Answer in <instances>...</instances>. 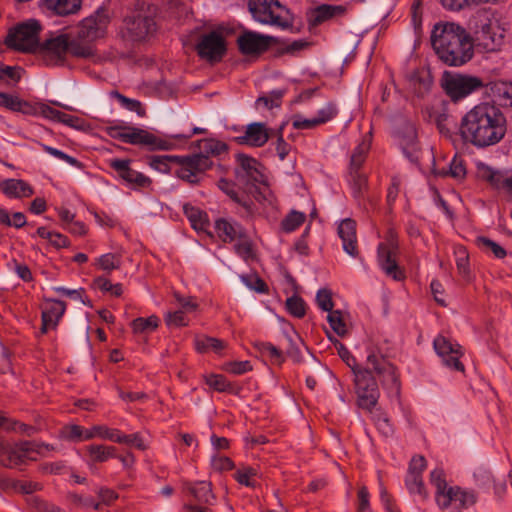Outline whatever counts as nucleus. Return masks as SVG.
<instances>
[{
    "label": "nucleus",
    "mask_w": 512,
    "mask_h": 512,
    "mask_svg": "<svg viewBox=\"0 0 512 512\" xmlns=\"http://www.w3.org/2000/svg\"><path fill=\"white\" fill-rule=\"evenodd\" d=\"M234 186L235 185L233 182H231L227 179H224V178H221L218 181L219 189H221L225 194H227L236 203L241 204L244 207H247L248 205L246 204V202H242L240 200V198L238 197V194H237Z\"/></svg>",
    "instance_id": "59"
},
{
    "label": "nucleus",
    "mask_w": 512,
    "mask_h": 512,
    "mask_svg": "<svg viewBox=\"0 0 512 512\" xmlns=\"http://www.w3.org/2000/svg\"><path fill=\"white\" fill-rule=\"evenodd\" d=\"M316 301L320 309L326 312L333 310L332 293L328 289H320L316 295Z\"/></svg>",
    "instance_id": "58"
},
{
    "label": "nucleus",
    "mask_w": 512,
    "mask_h": 512,
    "mask_svg": "<svg viewBox=\"0 0 512 512\" xmlns=\"http://www.w3.org/2000/svg\"><path fill=\"white\" fill-rule=\"evenodd\" d=\"M269 138L266 125L261 122H254L246 127L245 134L240 137V140L241 143L252 147H262L268 142Z\"/></svg>",
    "instance_id": "23"
},
{
    "label": "nucleus",
    "mask_w": 512,
    "mask_h": 512,
    "mask_svg": "<svg viewBox=\"0 0 512 512\" xmlns=\"http://www.w3.org/2000/svg\"><path fill=\"white\" fill-rule=\"evenodd\" d=\"M286 309L292 316L299 319L306 314L305 302L297 295H293L286 300Z\"/></svg>",
    "instance_id": "47"
},
{
    "label": "nucleus",
    "mask_w": 512,
    "mask_h": 512,
    "mask_svg": "<svg viewBox=\"0 0 512 512\" xmlns=\"http://www.w3.org/2000/svg\"><path fill=\"white\" fill-rule=\"evenodd\" d=\"M117 429L109 428L105 425H95L91 429L86 430L84 439L90 440L95 437H100L114 442Z\"/></svg>",
    "instance_id": "43"
},
{
    "label": "nucleus",
    "mask_w": 512,
    "mask_h": 512,
    "mask_svg": "<svg viewBox=\"0 0 512 512\" xmlns=\"http://www.w3.org/2000/svg\"><path fill=\"white\" fill-rule=\"evenodd\" d=\"M105 131L107 135L113 139L131 145H144L151 151H166L172 148V144L169 141L160 139L156 135L141 128L115 125L107 127Z\"/></svg>",
    "instance_id": "6"
},
{
    "label": "nucleus",
    "mask_w": 512,
    "mask_h": 512,
    "mask_svg": "<svg viewBox=\"0 0 512 512\" xmlns=\"http://www.w3.org/2000/svg\"><path fill=\"white\" fill-rule=\"evenodd\" d=\"M405 485L410 494H417L422 500L428 498V491L425 488L422 475L414 473H407L405 478Z\"/></svg>",
    "instance_id": "36"
},
{
    "label": "nucleus",
    "mask_w": 512,
    "mask_h": 512,
    "mask_svg": "<svg viewBox=\"0 0 512 512\" xmlns=\"http://www.w3.org/2000/svg\"><path fill=\"white\" fill-rule=\"evenodd\" d=\"M87 452L90 459L93 462H105L110 458L116 457V447L114 446H105V445H96L92 444L87 446Z\"/></svg>",
    "instance_id": "34"
},
{
    "label": "nucleus",
    "mask_w": 512,
    "mask_h": 512,
    "mask_svg": "<svg viewBox=\"0 0 512 512\" xmlns=\"http://www.w3.org/2000/svg\"><path fill=\"white\" fill-rule=\"evenodd\" d=\"M43 449H49V445L39 444L33 441H22L15 445L0 439V465L14 468L26 463L27 460L35 461L37 455L42 454Z\"/></svg>",
    "instance_id": "8"
},
{
    "label": "nucleus",
    "mask_w": 512,
    "mask_h": 512,
    "mask_svg": "<svg viewBox=\"0 0 512 512\" xmlns=\"http://www.w3.org/2000/svg\"><path fill=\"white\" fill-rule=\"evenodd\" d=\"M196 51L202 59L219 62L226 53L225 40L220 33L212 31L201 36L196 45Z\"/></svg>",
    "instance_id": "15"
},
{
    "label": "nucleus",
    "mask_w": 512,
    "mask_h": 512,
    "mask_svg": "<svg viewBox=\"0 0 512 512\" xmlns=\"http://www.w3.org/2000/svg\"><path fill=\"white\" fill-rule=\"evenodd\" d=\"M398 243L392 232L389 233L385 242L378 246V260L385 274L396 281L405 278L404 272L397 264Z\"/></svg>",
    "instance_id": "13"
},
{
    "label": "nucleus",
    "mask_w": 512,
    "mask_h": 512,
    "mask_svg": "<svg viewBox=\"0 0 512 512\" xmlns=\"http://www.w3.org/2000/svg\"><path fill=\"white\" fill-rule=\"evenodd\" d=\"M109 21L104 10H97L80 22L75 36L59 34L46 39L39 43L35 54L47 66L63 65L67 53L75 58L92 59L96 55L93 42L105 35Z\"/></svg>",
    "instance_id": "1"
},
{
    "label": "nucleus",
    "mask_w": 512,
    "mask_h": 512,
    "mask_svg": "<svg viewBox=\"0 0 512 512\" xmlns=\"http://www.w3.org/2000/svg\"><path fill=\"white\" fill-rule=\"evenodd\" d=\"M157 25L155 19L146 13L133 12L123 20L122 37L131 42H142L155 34Z\"/></svg>",
    "instance_id": "9"
},
{
    "label": "nucleus",
    "mask_w": 512,
    "mask_h": 512,
    "mask_svg": "<svg viewBox=\"0 0 512 512\" xmlns=\"http://www.w3.org/2000/svg\"><path fill=\"white\" fill-rule=\"evenodd\" d=\"M236 159L240 167L236 172L239 179L253 186L257 184L267 185V179L260 169L262 165L255 158L238 154Z\"/></svg>",
    "instance_id": "19"
},
{
    "label": "nucleus",
    "mask_w": 512,
    "mask_h": 512,
    "mask_svg": "<svg viewBox=\"0 0 512 512\" xmlns=\"http://www.w3.org/2000/svg\"><path fill=\"white\" fill-rule=\"evenodd\" d=\"M375 373L383 387L399 392L400 382L396 367L381 353L372 351L367 357V367Z\"/></svg>",
    "instance_id": "12"
},
{
    "label": "nucleus",
    "mask_w": 512,
    "mask_h": 512,
    "mask_svg": "<svg viewBox=\"0 0 512 512\" xmlns=\"http://www.w3.org/2000/svg\"><path fill=\"white\" fill-rule=\"evenodd\" d=\"M113 95L127 110L136 112L140 117L145 116L146 111L140 101L130 99L117 91L113 92Z\"/></svg>",
    "instance_id": "50"
},
{
    "label": "nucleus",
    "mask_w": 512,
    "mask_h": 512,
    "mask_svg": "<svg viewBox=\"0 0 512 512\" xmlns=\"http://www.w3.org/2000/svg\"><path fill=\"white\" fill-rule=\"evenodd\" d=\"M476 243L484 251H491L496 258L502 259L506 256L505 249L487 237H477Z\"/></svg>",
    "instance_id": "48"
},
{
    "label": "nucleus",
    "mask_w": 512,
    "mask_h": 512,
    "mask_svg": "<svg viewBox=\"0 0 512 512\" xmlns=\"http://www.w3.org/2000/svg\"><path fill=\"white\" fill-rule=\"evenodd\" d=\"M430 40L438 58L448 66H462L473 57L472 39L458 24L436 23L431 31Z\"/></svg>",
    "instance_id": "3"
},
{
    "label": "nucleus",
    "mask_w": 512,
    "mask_h": 512,
    "mask_svg": "<svg viewBox=\"0 0 512 512\" xmlns=\"http://www.w3.org/2000/svg\"><path fill=\"white\" fill-rule=\"evenodd\" d=\"M176 164L179 168L175 171V175L179 179L193 185L199 184L202 175L213 166L211 159L196 153L178 156Z\"/></svg>",
    "instance_id": "10"
},
{
    "label": "nucleus",
    "mask_w": 512,
    "mask_h": 512,
    "mask_svg": "<svg viewBox=\"0 0 512 512\" xmlns=\"http://www.w3.org/2000/svg\"><path fill=\"white\" fill-rule=\"evenodd\" d=\"M131 159L114 158L109 160V167L113 169L117 175L133 189L147 188L151 185L152 180L141 172L131 167Z\"/></svg>",
    "instance_id": "16"
},
{
    "label": "nucleus",
    "mask_w": 512,
    "mask_h": 512,
    "mask_svg": "<svg viewBox=\"0 0 512 512\" xmlns=\"http://www.w3.org/2000/svg\"><path fill=\"white\" fill-rule=\"evenodd\" d=\"M249 11L254 20L265 25L287 29L292 26L289 9L278 0H249Z\"/></svg>",
    "instance_id": "5"
},
{
    "label": "nucleus",
    "mask_w": 512,
    "mask_h": 512,
    "mask_svg": "<svg viewBox=\"0 0 512 512\" xmlns=\"http://www.w3.org/2000/svg\"><path fill=\"white\" fill-rule=\"evenodd\" d=\"M399 144L405 155L412 161H418L419 143L414 123L404 120L397 128Z\"/></svg>",
    "instance_id": "20"
},
{
    "label": "nucleus",
    "mask_w": 512,
    "mask_h": 512,
    "mask_svg": "<svg viewBox=\"0 0 512 512\" xmlns=\"http://www.w3.org/2000/svg\"><path fill=\"white\" fill-rule=\"evenodd\" d=\"M66 310V303L61 300L46 299V304L42 309L41 318H45L48 322L58 324Z\"/></svg>",
    "instance_id": "29"
},
{
    "label": "nucleus",
    "mask_w": 512,
    "mask_h": 512,
    "mask_svg": "<svg viewBox=\"0 0 512 512\" xmlns=\"http://www.w3.org/2000/svg\"><path fill=\"white\" fill-rule=\"evenodd\" d=\"M256 475V470L252 467H243L234 474L236 481L247 487H254L255 482L252 478Z\"/></svg>",
    "instance_id": "55"
},
{
    "label": "nucleus",
    "mask_w": 512,
    "mask_h": 512,
    "mask_svg": "<svg viewBox=\"0 0 512 512\" xmlns=\"http://www.w3.org/2000/svg\"><path fill=\"white\" fill-rule=\"evenodd\" d=\"M98 263L102 270L111 272L114 269H118L121 262L120 257L112 253H107L98 259Z\"/></svg>",
    "instance_id": "57"
},
{
    "label": "nucleus",
    "mask_w": 512,
    "mask_h": 512,
    "mask_svg": "<svg viewBox=\"0 0 512 512\" xmlns=\"http://www.w3.org/2000/svg\"><path fill=\"white\" fill-rule=\"evenodd\" d=\"M115 443L118 444H126L130 446H135L139 450H145L146 446L140 436L139 433H133V434H122L120 430L117 429L116 436L114 439Z\"/></svg>",
    "instance_id": "49"
},
{
    "label": "nucleus",
    "mask_w": 512,
    "mask_h": 512,
    "mask_svg": "<svg viewBox=\"0 0 512 512\" xmlns=\"http://www.w3.org/2000/svg\"><path fill=\"white\" fill-rule=\"evenodd\" d=\"M43 6L52 14L65 17L79 12L82 0H41Z\"/></svg>",
    "instance_id": "25"
},
{
    "label": "nucleus",
    "mask_w": 512,
    "mask_h": 512,
    "mask_svg": "<svg viewBox=\"0 0 512 512\" xmlns=\"http://www.w3.org/2000/svg\"><path fill=\"white\" fill-rule=\"evenodd\" d=\"M305 221V214L298 211H291L281 222L284 232L290 233L300 227Z\"/></svg>",
    "instance_id": "44"
},
{
    "label": "nucleus",
    "mask_w": 512,
    "mask_h": 512,
    "mask_svg": "<svg viewBox=\"0 0 512 512\" xmlns=\"http://www.w3.org/2000/svg\"><path fill=\"white\" fill-rule=\"evenodd\" d=\"M177 155H156L150 157L149 165L161 173H170V163L176 164Z\"/></svg>",
    "instance_id": "41"
},
{
    "label": "nucleus",
    "mask_w": 512,
    "mask_h": 512,
    "mask_svg": "<svg viewBox=\"0 0 512 512\" xmlns=\"http://www.w3.org/2000/svg\"><path fill=\"white\" fill-rule=\"evenodd\" d=\"M198 148H199V152L196 154L203 155V156L207 157L208 159H211V157H214V156H219L222 153L227 152V150H228V147L224 142L216 140V139L199 140Z\"/></svg>",
    "instance_id": "30"
},
{
    "label": "nucleus",
    "mask_w": 512,
    "mask_h": 512,
    "mask_svg": "<svg viewBox=\"0 0 512 512\" xmlns=\"http://www.w3.org/2000/svg\"><path fill=\"white\" fill-rule=\"evenodd\" d=\"M347 12V7L344 5H331L322 4L313 9L311 13V23L319 25L334 17H341Z\"/></svg>",
    "instance_id": "27"
},
{
    "label": "nucleus",
    "mask_w": 512,
    "mask_h": 512,
    "mask_svg": "<svg viewBox=\"0 0 512 512\" xmlns=\"http://www.w3.org/2000/svg\"><path fill=\"white\" fill-rule=\"evenodd\" d=\"M369 150V146L364 142L360 143L351 155L349 174H355L361 172V167L366 160V156Z\"/></svg>",
    "instance_id": "37"
},
{
    "label": "nucleus",
    "mask_w": 512,
    "mask_h": 512,
    "mask_svg": "<svg viewBox=\"0 0 512 512\" xmlns=\"http://www.w3.org/2000/svg\"><path fill=\"white\" fill-rule=\"evenodd\" d=\"M338 235L342 240L344 251L350 256L356 257L359 253V250L355 220L351 218L342 220L338 226Z\"/></svg>",
    "instance_id": "22"
},
{
    "label": "nucleus",
    "mask_w": 512,
    "mask_h": 512,
    "mask_svg": "<svg viewBox=\"0 0 512 512\" xmlns=\"http://www.w3.org/2000/svg\"><path fill=\"white\" fill-rule=\"evenodd\" d=\"M2 488H13L21 493L31 494L41 490V485L37 482L31 481H14L11 479H3L0 481Z\"/></svg>",
    "instance_id": "38"
},
{
    "label": "nucleus",
    "mask_w": 512,
    "mask_h": 512,
    "mask_svg": "<svg viewBox=\"0 0 512 512\" xmlns=\"http://www.w3.org/2000/svg\"><path fill=\"white\" fill-rule=\"evenodd\" d=\"M476 503V495L472 491L458 488L457 497L454 498V504L459 508H469Z\"/></svg>",
    "instance_id": "54"
},
{
    "label": "nucleus",
    "mask_w": 512,
    "mask_h": 512,
    "mask_svg": "<svg viewBox=\"0 0 512 512\" xmlns=\"http://www.w3.org/2000/svg\"><path fill=\"white\" fill-rule=\"evenodd\" d=\"M459 131L465 143L483 149L498 144L505 137L507 119L496 104L481 102L464 114Z\"/></svg>",
    "instance_id": "2"
},
{
    "label": "nucleus",
    "mask_w": 512,
    "mask_h": 512,
    "mask_svg": "<svg viewBox=\"0 0 512 512\" xmlns=\"http://www.w3.org/2000/svg\"><path fill=\"white\" fill-rule=\"evenodd\" d=\"M366 410L370 413L371 419L375 423L377 429L383 435L390 436L393 434V426L385 412H383L380 408H376V406Z\"/></svg>",
    "instance_id": "33"
},
{
    "label": "nucleus",
    "mask_w": 512,
    "mask_h": 512,
    "mask_svg": "<svg viewBox=\"0 0 512 512\" xmlns=\"http://www.w3.org/2000/svg\"><path fill=\"white\" fill-rule=\"evenodd\" d=\"M227 344L223 340L213 337H197L195 339V348L200 353H205L208 350H213L217 354H221V352L226 348Z\"/></svg>",
    "instance_id": "32"
},
{
    "label": "nucleus",
    "mask_w": 512,
    "mask_h": 512,
    "mask_svg": "<svg viewBox=\"0 0 512 512\" xmlns=\"http://www.w3.org/2000/svg\"><path fill=\"white\" fill-rule=\"evenodd\" d=\"M433 345L436 353L443 359L447 367L459 372H464V365L459 360L463 354L460 345L452 344L442 335L434 339Z\"/></svg>",
    "instance_id": "18"
},
{
    "label": "nucleus",
    "mask_w": 512,
    "mask_h": 512,
    "mask_svg": "<svg viewBox=\"0 0 512 512\" xmlns=\"http://www.w3.org/2000/svg\"><path fill=\"white\" fill-rule=\"evenodd\" d=\"M354 382L358 406L362 409L374 408L378 402L379 388L370 369L354 370Z\"/></svg>",
    "instance_id": "11"
},
{
    "label": "nucleus",
    "mask_w": 512,
    "mask_h": 512,
    "mask_svg": "<svg viewBox=\"0 0 512 512\" xmlns=\"http://www.w3.org/2000/svg\"><path fill=\"white\" fill-rule=\"evenodd\" d=\"M327 320L330 327L337 335L342 337L347 333V326L340 310L330 311L327 316Z\"/></svg>",
    "instance_id": "46"
},
{
    "label": "nucleus",
    "mask_w": 512,
    "mask_h": 512,
    "mask_svg": "<svg viewBox=\"0 0 512 512\" xmlns=\"http://www.w3.org/2000/svg\"><path fill=\"white\" fill-rule=\"evenodd\" d=\"M276 42V38L259 34L254 31H244L237 38L238 49L243 55L259 56L266 52L272 43Z\"/></svg>",
    "instance_id": "17"
},
{
    "label": "nucleus",
    "mask_w": 512,
    "mask_h": 512,
    "mask_svg": "<svg viewBox=\"0 0 512 512\" xmlns=\"http://www.w3.org/2000/svg\"><path fill=\"white\" fill-rule=\"evenodd\" d=\"M456 266L460 274L467 276L469 274V256L464 248L457 251Z\"/></svg>",
    "instance_id": "63"
},
{
    "label": "nucleus",
    "mask_w": 512,
    "mask_h": 512,
    "mask_svg": "<svg viewBox=\"0 0 512 512\" xmlns=\"http://www.w3.org/2000/svg\"><path fill=\"white\" fill-rule=\"evenodd\" d=\"M183 212L191 223V226L200 231L206 230L209 222L207 214L189 203L183 205Z\"/></svg>",
    "instance_id": "31"
},
{
    "label": "nucleus",
    "mask_w": 512,
    "mask_h": 512,
    "mask_svg": "<svg viewBox=\"0 0 512 512\" xmlns=\"http://www.w3.org/2000/svg\"><path fill=\"white\" fill-rule=\"evenodd\" d=\"M68 499L70 503L77 508H94L95 510L100 508V503L96 502L91 497H83L81 495L71 493L68 495Z\"/></svg>",
    "instance_id": "53"
},
{
    "label": "nucleus",
    "mask_w": 512,
    "mask_h": 512,
    "mask_svg": "<svg viewBox=\"0 0 512 512\" xmlns=\"http://www.w3.org/2000/svg\"><path fill=\"white\" fill-rule=\"evenodd\" d=\"M206 384L219 392L234 393L232 384L226 379L225 376L220 374H211L205 377Z\"/></svg>",
    "instance_id": "45"
},
{
    "label": "nucleus",
    "mask_w": 512,
    "mask_h": 512,
    "mask_svg": "<svg viewBox=\"0 0 512 512\" xmlns=\"http://www.w3.org/2000/svg\"><path fill=\"white\" fill-rule=\"evenodd\" d=\"M440 86L447 97L457 103L485 86L482 78L451 71H444Z\"/></svg>",
    "instance_id": "4"
},
{
    "label": "nucleus",
    "mask_w": 512,
    "mask_h": 512,
    "mask_svg": "<svg viewBox=\"0 0 512 512\" xmlns=\"http://www.w3.org/2000/svg\"><path fill=\"white\" fill-rule=\"evenodd\" d=\"M211 465L212 468L218 472L229 471L234 468V462L226 456L213 457Z\"/></svg>",
    "instance_id": "64"
},
{
    "label": "nucleus",
    "mask_w": 512,
    "mask_h": 512,
    "mask_svg": "<svg viewBox=\"0 0 512 512\" xmlns=\"http://www.w3.org/2000/svg\"><path fill=\"white\" fill-rule=\"evenodd\" d=\"M349 183L354 198L358 201L363 199L368 190V178L366 174L362 172L349 174Z\"/></svg>",
    "instance_id": "35"
},
{
    "label": "nucleus",
    "mask_w": 512,
    "mask_h": 512,
    "mask_svg": "<svg viewBox=\"0 0 512 512\" xmlns=\"http://www.w3.org/2000/svg\"><path fill=\"white\" fill-rule=\"evenodd\" d=\"M283 91L274 90L268 96H261L257 99L256 103H262L266 108L273 109L279 107L282 102Z\"/></svg>",
    "instance_id": "56"
},
{
    "label": "nucleus",
    "mask_w": 512,
    "mask_h": 512,
    "mask_svg": "<svg viewBox=\"0 0 512 512\" xmlns=\"http://www.w3.org/2000/svg\"><path fill=\"white\" fill-rule=\"evenodd\" d=\"M182 492L191 496L197 503L205 505H213L216 496L212 490V483L209 481L184 482Z\"/></svg>",
    "instance_id": "21"
},
{
    "label": "nucleus",
    "mask_w": 512,
    "mask_h": 512,
    "mask_svg": "<svg viewBox=\"0 0 512 512\" xmlns=\"http://www.w3.org/2000/svg\"><path fill=\"white\" fill-rule=\"evenodd\" d=\"M225 370L235 375H241L251 371L252 366L249 361H234L227 363Z\"/></svg>",
    "instance_id": "62"
},
{
    "label": "nucleus",
    "mask_w": 512,
    "mask_h": 512,
    "mask_svg": "<svg viewBox=\"0 0 512 512\" xmlns=\"http://www.w3.org/2000/svg\"><path fill=\"white\" fill-rule=\"evenodd\" d=\"M459 486H447L439 493H435V499L438 507L442 510L447 509L454 504V498L457 497Z\"/></svg>",
    "instance_id": "40"
},
{
    "label": "nucleus",
    "mask_w": 512,
    "mask_h": 512,
    "mask_svg": "<svg viewBox=\"0 0 512 512\" xmlns=\"http://www.w3.org/2000/svg\"><path fill=\"white\" fill-rule=\"evenodd\" d=\"M41 23L36 19H29L10 29L5 44L8 48L24 53H36L39 46Z\"/></svg>",
    "instance_id": "7"
},
{
    "label": "nucleus",
    "mask_w": 512,
    "mask_h": 512,
    "mask_svg": "<svg viewBox=\"0 0 512 512\" xmlns=\"http://www.w3.org/2000/svg\"><path fill=\"white\" fill-rule=\"evenodd\" d=\"M215 230L218 237L223 242H233L236 239L242 240L245 238V230L244 228L236 223L229 222L226 219H218L215 222Z\"/></svg>",
    "instance_id": "24"
},
{
    "label": "nucleus",
    "mask_w": 512,
    "mask_h": 512,
    "mask_svg": "<svg viewBox=\"0 0 512 512\" xmlns=\"http://www.w3.org/2000/svg\"><path fill=\"white\" fill-rule=\"evenodd\" d=\"M0 188L9 198H24L34 194L32 186L22 179H6L1 182Z\"/></svg>",
    "instance_id": "26"
},
{
    "label": "nucleus",
    "mask_w": 512,
    "mask_h": 512,
    "mask_svg": "<svg viewBox=\"0 0 512 512\" xmlns=\"http://www.w3.org/2000/svg\"><path fill=\"white\" fill-rule=\"evenodd\" d=\"M336 348L340 358L352 369V371L354 372V370H358L356 365V359L351 354V352L346 348V346L341 342H337Z\"/></svg>",
    "instance_id": "61"
},
{
    "label": "nucleus",
    "mask_w": 512,
    "mask_h": 512,
    "mask_svg": "<svg viewBox=\"0 0 512 512\" xmlns=\"http://www.w3.org/2000/svg\"><path fill=\"white\" fill-rule=\"evenodd\" d=\"M257 348L263 354L269 356V358L277 364H282L284 362V356L281 350H279L276 346L268 342H262L257 344Z\"/></svg>",
    "instance_id": "51"
},
{
    "label": "nucleus",
    "mask_w": 512,
    "mask_h": 512,
    "mask_svg": "<svg viewBox=\"0 0 512 512\" xmlns=\"http://www.w3.org/2000/svg\"><path fill=\"white\" fill-rule=\"evenodd\" d=\"M131 326L134 333H149L159 326V318L155 315L148 318L138 317L132 321Z\"/></svg>",
    "instance_id": "39"
},
{
    "label": "nucleus",
    "mask_w": 512,
    "mask_h": 512,
    "mask_svg": "<svg viewBox=\"0 0 512 512\" xmlns=\"http://www.w3.org/2000/svg\"><path fill=\"white\" fill-rule=\"evenodd\" d=\"M510 82H504V81H492V82H485V93L498 101L500 104L507 93L508 85Z\"/></svg>",
    "instance_id": "42"
},
{
    "label": "nucleus",
    "mask_w": 512,
    "mask_h": 512,
    "mask_svg": "<svg viewBox=\"0 0 512 512\" xmlns=\"http://www.w3.org/2000/svg\"><path fill=\"white\" fill-rule=\"evenodd\" d=\"M466 175L464 160L454 157L449 165V176L456 179H463Z\"/></svg>",
    "instance_id": "60"
},
{
    "label": "nucleus",
    "mask_w": 512,
    "mask_h": 512,
    "mask_svg": "<svg viewBox=\"0 0 512 512\" xmlns=\"http://www.w3.org/2000/svg\"><path fill=\"white\" fill-rule=\"evenodd\" d=\"M503 30L498 20L483 17L479 20L475 30L477 45L486 51H495L503 41Z\"/></svg>",
    "instance_id": "14"
},
{
    "label": "nucleus",
    "mask_w": 512,
    "mask_h": 512,
    "mask_svg": "<svg viewBox=\"0 0 512 512\" xmlns=\"http://www.w3.org/2000/svg\"><path fill=\"white\" fill-rule=\"evenodd\" d=\"M0 106L13 112H20L24 115L34 116L38 114L37 105L25 101L18 96H13L7 93L3 94Z\"/></svg>",
    "instance_id": "28"
},
{
    "label": "nucleus",
    "mask_w": 512,
    "mask_h": 512,
    "mask_svg": "<svg viewBox=\"0 0 512 512\" xmlns=\"http://www.w3.org/2000/svg\"><path fill=\"white\" fill-rule=\"evenodd\" d=\"M42 148L45 152H47L48 154L58 158V159H61L63 161H66L67 163H69L70 165L78 168V169H82L83 168V164L77 160L76 158L64 153L63 151L61 150H58L54 147H51V146H48V145H45V144H42Z\"/></svg>",
    "instance_id": "52"
}]
</instances>
